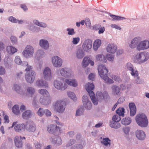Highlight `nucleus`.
<instances>
[{
    "label": "nucleus",
    "mask_w": 149,
    "mask_h": 149,
    "mask_svg": "<svg viewBox=\"0 0 149 149\" xmlns=\"http://www.w3.org/2000/svg\"><path fill=\"white\" fill-rule=\"evenodd\" d=\"M86 91L89 93L93 103L95 105L97 104L98 101H100L104 99L105 100L109 97V95L107 92L104 91L103 93L97 92L96 93L97 99L95 97V94L93 91L94 88V86L92 83H88L86 85Z\"/></svg>",
    "instance_id": "obj_1"
},
{
    "label": "nucleus",
    "mask_w": 149,
    "mask_h": 149,
    "mask_svg": "<svg viewBox=\"0 0 149 149\" xmlns=\"http://www.w3.org/2000/svg\"><path fill=\"white\" fill-rule=\"evenodd\" d=\"M98 70L99 75L104 81L109 84L113 83V81L107 76L108 70L103 65H100L98 66Z\"/></svg>",
    "instance_id": "obj_2"
},
{
    "label": "nucleus",
    "mask_w": 149,
    "mask_h": 149,
    "mask_svg": "<svg viewBox=\"0 0 149 149\" xmlns=\"http://www.w3.org/2000/svg\"><path fill=\"white\" fill-rule=\"evenodd\" d=\"M32 67L29 66L25 69L26 72L25 74V77L26 81L29 83H32L34 81L36 74L34 71L32 70Z\"/></svg>",
    "instance_id": "obj_3"
},
{
    "label": "nucleus",
    "mask_w": 149,
    "mask_h": 149,
    "mask_svg": "<svg viewBox=\"0 0 149 149\" xmlns=\"http://www.w3.org/2000/svg\"><path fill=\"white\" fill-rule=\"evenodd\" d=\"M136 120L138 124L142 127H146L148 124V121L146 116L144 114L137 115Z\"/></svg>",
    "instance_id": "obj_4"
},
{
    "label": "nucleus",
    "mask_w": 149,
    "mask_h": 149,
    "mask_svg": "<svg viewBox=\"0 0 149 149\" xmlns=\"http://www.w3.org/2000/svg\"><path fill=\"white\" fill-rule=\"evenodd\" d=\"M63 80L59 79L55 80L54 81V86L55 88L61 90H65L67 87V85L64 83L63 84Z\"/></svg>",
    "instance_id": "obj_5"
},
{
    "label": "nucleus",
    "mask_w": 149,
    "mask_h": 149,
    "mask_svg": "<svg viewBox=\"0 0 149 149\" xmlns=\"http://www.w3.org/2000/svg\"><path fill=\"white\" fill-rule=\"evenodd\" d=\"M65 105V102L61 100H58L55 103L54 108L57 112L59 113L62 112L64 110L65 108L64 107V105Z\"/></svg>",
    "instance_id": "obj_6"
},
{
    "label": "nucleus",
    "mask_w": 149,
    "mask_h": 149,
    "mask_svg": "<svg viewBox=\"0 0 149 149\" xmlns=\"http://www.w3.org/2000/svg\"><path fill=\"white\" fill-rule=\"evenodd\" d=\"M33 54V47L30 45L27 46L22 52L23 56L26 58L31 57Z\"/></svg>",
    "instance_id": "obj_7"
},
{
    "label": "nucleus",
    "mask_w": 149,
    "mask_h": 149,
    "mask_svg": "<svg viewBox=\"0 0 149 149\" xmlns=\"http://www.w3.org/2000/svg\"><path fill=\"white\" fill-rule=\"evenodd\" d=\"M149 47V42L144 40L139 42L137 45V49L138 50H144Z\"/></svg>",
    "instance_id": "obj_8"
},
{
    "label": "nucleus",
    "mask_w": 149,
    "mask_h": 149,
    "mask_svg": "<svg viewBox=\"0 0 149 149\" xmlns=\"http://www.w3.org/2000/svg\"><path fill=\"white\" fill-rule=\"evenodd\" d=\"M17 123V122H14L12 126V127H13L15 125L14 127V129L16 132H20L24 130L25 128V125L23 123L16 124Z\"/></svg>",
    "instance_id": "obj_9"
},
{
    "label": "nucleus",
    "mask_w": 149,
    "mask_h": 149,
    "mask_svg": "<svg viewBox=\"0 0 149 149\" xmlns=\"http://www.w3.org/2000/svg\"><path fill=\"white\" fill-rule=\"evenodd\" d=\"M52 63L54 66L59 68L61 67L62 64V60L58 56H55L52 58Z\"/></svg>",
    "instance_id": "obj_10"
},
{
    "label": "nucleus",
    "mask_w": 149,
    "mask_h": 149,
    "mask_svg": "<svg viewBox=\"0 0 149 149\" xmlns=\"http://www.w3.org/2000/svg\"><path fill=\"white\" fill-rule=\"evenodd\" d=\"M92 41L90 39H87L84 41L82 47L85 51H87L92 48Z\"/></svg>",
    "instance_id": "obj_11"
},
{
    "label": "nucleus",
    "mask_w": 149,
    "mask_h": 149,
    "mask_svg": "<svg viewBox=\"0 0 149 149\" xmlns=\"http://www.w3.org/2000/svg\"><path fill=\"white\" fill-rule=\"evenodd\" d=\"M25 128L29 132H33L36 130V126L33 122H27L25 125Z\"/></svg>",
    "instance_id": "obj_12"
},
{
    "label": "nucleus",
    "mask_w": 149,
    "mask_h": 149,
    "mask_svg": "<svg viewBox=\"0 0 149 149\" xmlns=\"http://www.w3.org/2000/svg\"><path fill=\"white\" fill-rule=\"evenodd\" d=\"M117 49V46L114 44H109L106 48L107 52L111 54H114Z\"/></svg>",
    "instance_id": "obj_13"
},
{
    "label": "nucleus",
    "mask_w": 149,
    "mask_h": 149,
    "mask_svg": "<svg viewBox=\"0 0 149 149\" xmlns=\"http://www.w3.org/2000/svg\"><path fill=\"white\" fill-rule=\"evenodd\" d=\"M51 72L50 69L46 67L44 70L43 74L44 79L46 80H50L51 78Z\"/></svg>",
    "instance_id": "obj_14"
},
{
    "label": "nucleus",
    "mask_w": 149,
    "mask_h": 149,
    "mask_svg": "<svg viewBox=\"0 0 149 149\" xmlns=\"http://www.w3.org/2000/svg\"><path fill=\"white\" fill-rule=\"evenodd\" d=\"M136 135L139 139L141 140H144L146 137L144 132L142 130H137L136 132Z\"/></svg>",
    "instance_id": "obj_15"
},
{
    "label": "nucleus",
    "mask_w": 149,
    "mask_h": 149,
    "mask_svg": "<svg viewBox=\"0 0 149 149\" xmlns=\"http://www.w3.org/2000/svg\"><path fill=\"white\" fill-rule=\"evenodd\" d=\"M130 110V116H133L134 115L136 112V107L134 104L133 103H130L129 104Z\"/></svg>",
    "instance_id": "obj_16"
},
{
    "label": "nucleus",
    "mask_w": 149,
    "mask_h": 149,
    "mask_svg": "<svg viewBox=\"0 0 149 149\" xmlns=\"http://www.w3.org/2000/svg\"><path fill=\"white\" fill-rule=\"evenodd\" d=\"M40 103L42 104L47 105L49 104L50 102L51 99L49 95L42 98L40 97Z\"/></svg>",
    "instance_id": "obj_17"
},
{
    "label": "nucleus",
    "mask_w": 149,
    "mask_h": 149,
    "mask_svg": "<svg viewBox=\"0 0 149 149\" xmlns=\"http://www.w3.org/2000/svg\"><path fill=\"white\" fill-rule=\"evenodd\" d=\"M141 40V39L139 37L134 38L130 44V47L132 48L135 47L138 45V42Z\"/></svg>",
    "instance_id": "obj_18"
},
{
    "label": "nucleus",
    "mask_w": 149,
    "mask_h": 149,
    "mask_svg": "<svg viewBox=\"0 0 149 149\" xmlns=\"http://www.w3.org/2000/svg\"><path fill=\"white\" fill-rule=\"evenodd\" d=\"M50 140L51 142L56 144L57 146L61 145L62 142L61 138L59 137L57 138H51Z\"/></svg>",
    "instance_id": "obj_19"
},
{
    "label": "nucleus",
    "mask_w": 149,
    "mask_h": 149,
    "mask_svg": "<svg viewBox=\"0 0 149 149\" xmlns=\"http://www.w3.org/2000/svg\"><path fill=\"white\" fill-rule=\"evenodd\" d=\"M39 44L40 46L45 49H47L49 47V44L47 40H41L40 41Z\"/></svg>",
    "instance_id": "obj_20"
},
{
    "label": "nucleus",
    "mask_w": 149,
    "mask_h": 149,
    "mask_svg": "<svg viewBox=\"0 0 149 149\" xmlns=\"http://www.w3.org/2000/svg\"><path fill=\"white\" fill-rule=\"evenodd\" d=\"M131 74L132 76L136 77V83L137 84H140V81L139 79V73L138 72L137 70H134L131 71Z\"/></svg>",
    "instance_id": "obj_21"
},
{
    "label": "nucleus",
    "mask_w": 149,
    "mask_h": 149,
    "mask_svg": "<svg viewBox=\"0 0 149 149\" xmlns=\"http://www.w3.org/2000/svg\"><path fill=\"white\" fill-rule=\"evenodd\" d=\"M65 82L68 84L73 86L76 87L77 86V83L75 79H66Z\"/></svg>",
    "instance_id": "obj_22"
},
{
    "label": "nucleus",
    "mask_w": 149,
    "mask_h": 149,
    "mask_svg": "<svg viewBox=\"0 0 149 149\" xmlns=\"http://www.w3.org/2000/svg\"><path fill=\"white\" fill-rule=\"evenodd\" d=\"M32 115V112L29 110H27L23 112L22 114V116L23 118L27 119L31 117Z\"/></svg>",
    "instance_id": "obj_23"
},
{
    "label": "nucleus",
    "mask_w": 149,
    "mask_h": 149,
    "mask_svg": "<svg viewBox=\"0 0 149 149\" xmlns=\"http://www.w3.org/2000/svg\"><path fill=\"white\" fill-rule=\"evenodd\" d=\"M14 141L15 145L17 148L22 147V141L19 140V136H16L15 137Z\"/></svg>",
    "instance_id": "obj_24"
},
{
    "label": "nucleus",
    "mask_w": 149,
    "mask_h": 149,
    "mask_svg": "<svg viewBox=\"0 0 149 149\" xmlns=\"http://www.w3.org/2000/svg\"><path fill=\"white\" fill-rule=\"evenodd\" d=\"M36 84L38 86L40 87H44L45 88L47 87L48 84L46 81H44L42 80H40L37 81L36 82Z\"/></svg>",
    "instance_id": "obj_25"
},
{
    "label": "nucleus",
    "mask_w": 149,
    "mask_h": 149,
    "mask_svg": "<svg viewBox=\"0 0 149 149\" xmlns=\"http://www.w3.org/2000/svg\"><path fill=\"white\" fill-rule=\"evenodd\" d=\"M84 55L85 54L84 51L81 49H78L76 54V57L78 59L82 58Z\"/></svg>",
    "instance_id": "obj_26"
},
{
    "label": "nucleus",
    "mask_w": 149,
    "mask_h": 149,
    "mask_svg": "<svg viewBox=\"0 0 149 149\" xmlns=\"http://www.w3.org/2000/svg\"><path fill=\"white\" fill-rule=\"evenodd\" d=\"M111 141L108 138H103L101 143L106 146L110 147L111 146Z\"/></svg>",
    "instance_id": "obj_27"
},
{
    "label": "nucleus",
    "mask_w": 149,
    "mask_h": 149,
    "mask_svg": "<svg viewBox=\"0 0 149 149\" xmlns=\"http://www.w3.org/2000/svg\"><path fill=\"white\" fill-rule=\"evenodd\" d=\"M113 93L116 95H118L119 94L121 88L116 85H113L111 87Z\"/></svg>",
    "instance_id": "obj_28"
},
{
    "label": "nucleus",
    "mask_w": 149,
    "mask_h": 149,
    "mask_svg": "<svg viewBox=\"0 0 149 149\" xmlns=\"http://www.w3.org/2000/svg\"><path fill=\"white\" fill-rule=\"evenodd\" d=\"M141 58L140 62L143 63L146 61L149 58L148 54L146 53L141 52Z\"/></svg>",
    "instance_id": "obj_29"
},
{
    "label": "nucleus",
    "mask_w": 149,
    "mask_h": 149,
    "mask_svg": "<svg viewBox=\"0 0 149 149\" xmlns=\"http://www.w3.org/2000/svg\"><path fill=\"white\" fill-rule=\"evenodd\" d=\"M96 57L97 61H101L102 63H106L107 61L106 59L102 55H97L96 56Z\"/></svg>",
    "instance_id": "obj_30"
},
{
    "label": "nucleus",
    "mask_w": 149,
    "mask_h": 149,
    "mask_svg": "<svg viewBox=\"0 0 149 149\" xmlns=\"http://www.w3.org/2000/svg\"><path fill=\"white\" fill-rule=\"evenodd\" d=\"M101 40L97 39L94 42L93 45L94 49L97 50L101 45Z\"/></svg>",
    "instance_id": "obj_31"
},
{
    "label": "nucleus",
    "mask_w": 149,
    "mask_h": 149,
    "mask_svg": "<svg viewBox=\"0 0 149 149\" xmlns=\"http://www.w3.org/2000/svg\"><path fill=\"white\" fill-rule=\"evenodd\" d=\"M7 51L10 54H13L17 51V49L13 47L8 46L7 47Z\"/></svg>",
    "instance_id": "obj_32"
},
{
    "label": "nucleus",
    "mask_w": 149,
    "mask_h": 149,
    "mask_svg": "<svg viewBox=\"0 0 149 149\" xmlns=\"http://www.w3.org/2000/svg\"><path fill=\"white\" fill-rule=\"evenodd\" d=\"M39 93L42 95V96L41 97H42V98L49 95V93L47 90L44 89L40 90Z\"/></svg>",
    "instance_id": "obj_33"
},
{
    "label": "nucleus",
    "mask_w": 149,
    "mask_h": 149,
    "mask_svg": "<svg viewBox=\"0 0 149 149\" xmlns=\"http://www.w3.org/2000/svg\"><path fill=\"white\" fill-rule=\"evenodd\" d=\"M60 73L62 76L65 77H68L70 75L69 73L67 71L65 68L61 69L60 70Z\"/></svg>",
    "instance_id": "obj_34"
},
{
    "label": "nucleus",
    "mask_w": 149,
    "mask_h": 149,
    "mask_svg": "<svg viewBox=\"0 0 149 149\" xmlns=\"http://www.w3.org/2000/svg\"><path fill=\"white\" fill-rule=\"evenodd\" d=\"M131 122V118L129 117L123 118L121 120L122 124L125 125H128L130 124Z\"/></svg>",
    "instance_id": "obj_35"
},
{
    "label": "nucleus",
    "mask_w": 149,
    "mask_h": 149,
    "mask_svg": "<svg viewBox=\"0 0 149 149\" xmlns=\"http://www.w3.org/2000/svg\"><path fill=\"white\" fill-rule=\"evenodd\" d=\"M89 58L87 57H85L83 59L82 62L83 67L85 68L89 64Z\"/></svg>",
    "instance_id": "obj_36"
},
{
    "label": "nucleus",
    "mask_w": 149,
    "mask_h": 149,
    "mask_svg": "<svg viewBox=\"0 0 149 149\" xmlns=\"http://www.w3.org/2000/svg\"><path fill=\"white\" fill-rule=\"evenodd\" d=\"M110 127L112 128L118 129L120 127V123L111 121L110 124Z\"/></svg>",
    "instance_id": "obj_37"
},
{
    "label": "nucleus",
    "mask_w": 149,
    "mask_h": 149,
    "mask_svg": "<svg viewBox=\"0 0 149 149\" xmlns=\"http://www.w3.org/2000/svg\"><path fill=\"white\" fill-rule=\"evenodd\" d=\"M110 16L112 17L113 19L116 20H122L123 19H125L126 18L124 17L117 16L111 14H110Z\"/></svg>",
    "instance_id": "obj_38"
},
{
    "label": "nucleus",
    "mask_w": 149,
    "mask_h": 149,
    "mask_svg": "<svg viewBox=\"0 0 149 149\" xmlns=\"http://www.w3.org/2000/svg\"><path fill=\"white\" fill-rule=\"evenodd\" d=\"M55 126L54 125H50L48 126L47 128V131L50 133L54 134Z\"/></svg>",
    "instance_id": "obj_39"
},
{
    "label": "nucleus",
    "mask_w": 149,
    "mask_h": 149,
    "mask_svg": "<svg viewBox=\"0 0 149 149\" xmlns=\"http://www.w3.org/2000/svg\"><path fill=\"white\" fill-rule=\"evenodd\" d=\"M12 111L16 115H18L20 113L19 107L18 106L16 105H14L13 107Z\"/></svg>",
    "instance_id": "obj_40"
},
{
    "label": "nucleus",
    "mask_w": 149,
    "mask_h": 149,
    "mask_svg": "<svg viewBox=\"0 0 149 149\" xmlns=\"http://www.w3.org/2000/svg\"><path fill=\"white\" fill-rule=\"evenodd\" d=\"M116 113L119 116H123L125 113V109L123 108H119L116 110Z\"/></svg>",
    "instance_id": "obj_41"
},
{
    "label": "nucleus",
    "mask_w": 149,
    "mask_h": 149,
    "mask_svg": "<svg viewBox=\"0 0 149 149\" xmlns=\"http://www.w3.org/2000/svg\"><path fill=\"white\" fill-rule=\"evenodd\" d=\"M14 89L17 92L19 93L21 95H24V93H23L22 91H21V89L20 86L17 85H15L14 86Z\"/></svg>",
    "instance_id": "obj_42"
},
{
    "label": "nucleus",
    "mask_w": 149,
    "mask_h": 149,
    "mask_svg": "<svg viewBox=\"0 0 149 149\" xmlns=\"http://www.w3.org/2000/svg\"><path fill=\"white\" fill-rule=\"evenodd\" d=\"M34 23L36 25L43 27H45L46 26V24L42 22H39L37 20H34L33 21Z\"/></svg>",
    "instance_id": "obj_43"
},
{
    "label": "nucleus",
    "mask_w": 149,
    "mask_h": 149,
    "mask_svg": "<svg viewBox=\"0 0 149 149\" xmlns=\"http://www.w3.org/2000/svg\"><path fill=\"white\" fill-rule=\"evenodd\" d=\"M76 141L75 139H70L66 145V146L69 147L70 146H72L76 144Z\"/></svg>",
    "instance_id": "obj_44"
},
{
    "label": "nucleus",
    "mask_w": 149,
    "mask_h": 149,
    "mask_svg": "<svg viewBox=\"0 0 149 149\" xmlns=\"http://www.w3.org/2000/svg\"><path fill=\"white\" fill-rule=\"evenodd\" d=\"M68 96L70 97L71 99L75 101L77 100V98L75 97V94L72 92H68Z\"/></svg>",
    "instance_id": "obj_45"
},
{
    "label": "nucleus",
    "mask_w": 149,
    "mask_h": 149,
    "mask_svg": "<svg viewBox=\"0 0 149 149\" xmlns=\"http://www.w3.org/2000/svg\"><path fill=\"white\" fill-rule=\"evenodd\" d=\"M82 145L80 144H77L71 146L70 149H82Z\"/></svg>",
    "instance_id": "obj_46"
},
{
    "label": "nucleus",
    "mask_w": 149,
    "mask_h": 149,
    "mask_svg": "<svg viewBox=\"0 0 149 149\" xmlns=\"http://www.w3.org/2000/svg\"><path fill=\"white\" fill-rule=\"evenodd\" d=\"M62 127H59V126H55L54 134H59L62 131V130L61 128Z\"/></svg>",
    "instance_id": "obj_47"
},
{
    "label": "nucleus",
    "mask_w": 149,
    "mask_h": 149,
    "mask_svg": "<svg viewBox=\"0 0 149 149\" xmlns=\"http://www.w3.org/2000/svg\"><path fill=\"white\" fill-rule=\"evenodd\" d=\"M114 57V55L109 54H107L106 55V57L107 59L110 61H113V60Z\"/></svg>",
    "instance_id": "obj_48"
},
{
    "label": "nucleus",
    "mask_w": 149,
    "mask_h": 149,
    "mask_svg": "<svg viewBox=\"0 0 149 149\" xmlns=\"http://www.w3.org/2000/svg\"><path fill=\"white\" fill-rule=\"evenodd\" d=\"M15 61V63L18 65H21L22 63V61H21V59L20 58V57L18 56H16Z\"/></svg>",
    "instance_id": "obj_49"
},
{
    "label": "nucleus",
    "mask_w": 149,
    "mask_h": 149,
    "mask_svg": "<svg viewBox=\"0 0 149 149\" xmlns=\"http://www.w3.org/2000/svg\"><path fill=\"white\" fill-rule=\"evenodd\" d=\"M112 119L114 122H118L120 120L121 118L120 116L115 115L113 116Z\"/></svg>",
    "instance_id": "obj_50"
},
{
    "label": "nucleus",
    "mask_w": 149,
    "mask_h": 149,
    "mask_svg": "<svg viewBox=\"0 0 149 149\" xmlns=\"http://www.w3.org/2000/svg\"><path fill=\"white\" fill-rule=\"evenodd\" d=\"M111 77L113 79L116 81L119 82L121 81L120 77L117 76L116 75H113Z\"/></svg>",
    "instance_id": "obj_51"
},
{
    "label": "nucleus",
    "mask_w": 149,
    "mask_h": 149,
    "mask_svg": "<svg viewBox=\"0 0 149 149\" xmlns=\"http://www.w3.org/2000/svg\"><path fill=\"white\" fill-rule=\"evenodd\" d=\"M9 59L10 60V59L9 58H5L4 59V62H5V65L6 67H7L8 68H10L11 67V64L10 62H8L7 61V59Z\"/></svg>",
    "instance_id": "obj_52"
},
{
    "label": "nucleus",
    "mask_w": 149,
    "mask_h": 149,
    "mask_svg": "<svg viewBox=\"0 0 149 149\" xmlns=\"http://www.w3.org/2000/svg\"><path fill=\"white\" fill-rule=\"evenodd\" d=\"M37 113L39 116H42L45 113V110L40 108L37 112Z\"/></svg>",
    "instance_id": "obj_53"
},
{
    "label": "nucleus",
    "mask_w": 149,
    "mask_h": 149,
    "mask_svg": "<svg viewBox=\"0 0 149 149\" xmlns=\"http://www.w3.org/2000/svg\"><path fill=\"white\" fill-rule=\"evenodd\" d=\"M27 92L30 94H33L35 92V89L31 87H28L27 88Z\"/></svg>",
    "instance_id": "obj_54"
},
{
    "label": "nucleus",
    "mask_w": 149,
    "mask_h": 149,
    "mask_svg": "<svg viewBox=\"0 0 149 149\" xmlns=\"http://www.w3.org/2000/svg\"><path fill=\"white\" fill-rule=\"evenodd\" d=\"M84 105L85 106V107L87 109H90L91 108V103L90 101L87 102Z\"/></svg>",
    "instance_id": "obj_55"
},
{
    "label": "nucleus",
    "mask_w": 149,
    "mask_h": 149,
    "mask_svg": "<svg viewBox=\"0 0 149 149\" xmlns=\"http://www.w3.org/2000/svg\"><path fill=\"white\" fill-rule=\"evenodd\" d=\"M67 31H68V34L69 35H72L75 34L74 29H73L68 28L67 29Z\"/></svg>",
    "instance_id": "obj_56"
},
{
    "label": "nucleus",
    "mask_w": 149,
    "mask_h": 149,
    "mask_svg": "<svg viewBox=\"0 0 149 149\" xmlns=\"http://www.w3.org/2000/svg\"><path fill=\"white\" fill-rule=\"evenodd\" d=\"M83 109L82 108H80L77 110L76 111V116H78L82 114Z\"/></svg>",
    "instance_id": "obj_57"
},
{
    "label": "nucleus",
    "mask_w": 149,
    "mask_h": 149,
    "mask_svg": "<svg viewBox=\"0 0 149 149\" xmlns=\"http://www.w3.org/2000/svg\"><path fill=\"white\" fill-rule=\"evenodd\" d=\"M80 41V38L79 37L74 38H73L72 43L74 44H77Z\"/></svg>",
    "instance_id": "obj_58"
},
{
    "label": "nucleus",
    "mask_w": 149,
    "mask_h": 149,
    "mask_svg": "<svg viewBox=\"0 0 149 149\" xmlns=\"http://www.w3.org/2000/svg\"><path fill=\"white\" fill-rule=\"evenodd\" d=\"M82 101L84 105L86 103L89 101L87 96L84 95L83 97Z\"/></svg>",
    "instance_id": "obj_59"
},
{
    "label": "nucleus",
    "mask_w": 149,
    "mask_h": 149,
    "mask_svg": "<svg viewBox=\"0 0 149 149\" xmlns=\"http://www.w3.org/2000/svg\"><path fill=\"white\" fill-rule=\"evenodd\" d=\"M8 20L12 22L17 23V19L13 16H10L8 18Z\"/></svg>",
    "instance_id": "obj_60"
},
{
    "label": "nucleus",
    "mask_w": 149,
    "mask_h": 149,
    "mask_svg": "<svg viewBox=\"0 0 149 149\" xmlns=\"http://www.w3.org/2000/svg\"><path fill=\"white\" fill-rule=\"evenodd\" d=\"M127 68L131 71L134 70L132 65L130 63H127Z\"/></svg>",
    "instance_id": "obj_61"
},
{
    "label": "nucleus",
    "mask_w": 149,
    "mask_h": 149,
    "mask_svg": "<svg viewBox=\"0 0 149 149\" xmlns=\"http://www.w3.org/2000/svg\"><path fill=\"white\" fill-rule=\"evenodd\" d=\"M125 100V98L123 97H121L120 98L117 102L118 104H121L123 103Z\"/></svg>",
    "instance_id": "obj_62"
},
{
    "label": "nucleus",
    "mask_w": 149,
    "mask_h": 149,
    "mask_svg": "<svg viewBox=\"0 0 149 149\" xmlns=\"http://www.w3.org/2000/svg\"><path fill=\"white\" fill-rule=\"evenodd\" d=\"M141 53H137L136 56V60L140 62V59L141 58Z\"/></svg>",
    "instance_id": "obj_63"
},
{
    "label": "nucleus",
    "mask_w": 149,
    "mask_h": 149,
    "mask_svg": "<svg viewBox=\"0 0 149 149\" xmlns=\"http://www.w3.org/2000/svg\"><path fill=\"white\" fill-rule=\"evenodd\" d=\"M85 23L86 26L87 27H89L91 25L90 21L89 19H87L85 20Z\"/></svg>",
    "instance_id": "obj_64"
}]
</instances>
